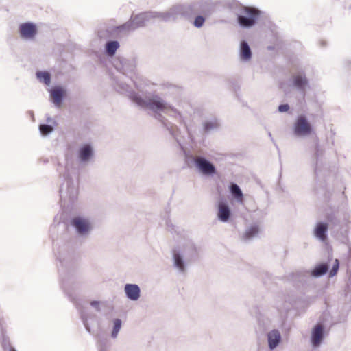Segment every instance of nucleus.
Segmentation results:
<instances>
[{"instance_id":"obj_1","label":"nucleus","mask_w":351,"mask_h":351,"mask_svg":"<svg viewBox=\"0 0 351 351\" xmlns=\"http://www.w3.org/2000/svg\"><path fill=\"white\" fill-rule=\"evenodd\" d=\"M186 8L183 5H176L172 7L169 11L166 12L156 13L153 15L152 13L146 12L138 14L133 17L129 22L122 26V29L127 31H132L136 28L143 26L145 22L152 17H158L162 21H169L176 20L180 16L187 14Z\"/></svg>"},{"instance_id":"obj_2","label":"nucleus","mask_w":351,"mask_h":351,"mask_svg":"<svg viewBox=\"0 0 351 351\" xmlns=\"http://www.w3.org/2000/svg\"><path fill=\"white\" fill-rule=\"evenodd\" d=\"M128 96L138 106L150 109L156 114V117L160 116L162 113L170 115H175L178 113L176 109L158 96H145V98H143L138 93L134 92H129Z\"/></svg>"},{"instance_id":"obj_3","label":"nucleus","mask_w":351,"mask_h":351,"mask_svg":"<svg viewBox=\"0 0 351 351\" xmlns=\"http://www.w3.org/2000/svg\"><path fill=\"white\" fill-rule=\"evenodd\" d=\"M197 256V249L191 243L179 245L173 250L174 267L182 274L185 273L188 263Z\"/></svg>"},{"instance_id":"obj_4","label":"nucleus","mask_w":351,"mask_h":351,"mask_svg":"<svg viewBox=\"0 0 351 351\" xmlns=\"http://www.w3.org/2000/svg\"><path fill=\"white\" fill-rule=\"evenodd\" d=\"M71 224L77 234L87 237L93 228L91 219L86 216H77L72 219Z\"/></svg>"},{"instance_id":"obj_5","label":"nucleus","mask_w":351,"mask_h":351,"mask_svg":"<svg viewBox=\"0 0 351 351\" xmlns=\"http://www.w3.org/2000/svg\"><path fill=\"white\" fill-rule=\"evenodd\" d=\"M49 93V100L57 108H60L64 98L66 96L67 90L66 87L57 85L48 89Z\"/></svg>"},{"instance_id":"obj_6","label":"nucleus","mask_w":351,"mask_h":351,"mask_svg":"<svg viewBox=\"0 0 351 351\" xmlns=\"http://www.w3.org/2000/svg\"><path fill=\"white\" fill-rule=\"evenodd\" d=\"M258 15V11L254 8L245 7L243 14H241L238 19L239 24L245 27L252 26Z\"/></svg>"},{"instance_id":"obj_7","label":"nucleus","mask_w":351,"mask_h":351,"mask_svg":"<svg viewBox=\"0 0 351 351\" xmlns=\"http://www.w3.org/2000/svg\"><path fill=\"white\" fill-rule=\"evenodd\" d=\"M294 133L299 136H307L313 133V129L304 116H299L294 124Z\"/></svg>"},{"instance_id":"obj_8","label":"nucleus","mask_w":351,"mask_h":351,"mask_svg":"<svg viewBox=\"0 0 351 351\" xmlns=\"http://www.w3.org/2000/svg\"><path fill=\"white\" fill-rule=\"evenodd\" d=\"M195 165L198 171L204 176H213L216 173V169L213 164L202 156H197Z\"/></svg>"},{"instance_id":"obj_9","label":"nucleus","mask_w":351,"mask_h":351,"mask_svg":"<svg viewBox=\"0 0 351 351\" xmlns=\"http://www.w3.org/2000/svg\"><path fill=\"white\" fill-rule=\"evenodd\" d=\"M231 215L232 212L229 203L226 199H219L217 204V217L218 220L226 223L230 220Z\"/></svg>"},{"instance_id":"obj_10","label":"nucleus","mask_w":351,"mask_h":351,"mask_svg":"<svg viewBox=\"0 0 351 351\" xmlns=\"http://www.w3.org/2000/svg\"><path fill=\"white\" fill-rule=\"evenodd\" d=\"M94 156L93 147L90 144L82 145L77 152V158L82 164L88 163Z\"/></svg>"},{"instance_id":"obj_11","label":"nucleus","mask_w":351,"mask_h":351,"mask_svg":"<svg viewBox=\"0 0 351 351\" xmlns=\"http://www.w3.org/2000/svg\"><path fill=\"white\" fill-rule=\"evenodd\" d=\"M38 32L36 25L33 23H25L20 25L19 32L22 38L32 40Z\"/></svg>"},{"instance_id":"obj_12","label":"nucleus","mask_w":351,"mask_h":351,"mask_svg":"<svg viewBox=\"0 0 351 351\" xmlns=\"http://www.w3.org/2000/svg\"><path fill=\"white\" fill-rule=\"evenodd\" d=\"M324 337V328L321 324H317L313 327L311 331V342L313 348L320 346Z\"/></svg>"},{"instance_id":"obj_13","label":"nucleus","mask_w":351,"mask_h":351,"mask_svg":"<svg viewBox=\"0 0 351 351\" xmlns=\"http://www.w3.org/2000/svg\"><path fill=\"white\" fill-rule=\"evenodd\" d=\"M124 292L126 297L132 301H137L141 297L140 287L136 284H126L124 286Z\"/></svg>"},{"instance_id":"obj_14","label":"nucleus","mask_w":351,"mask_h":351,"mask_svg":"<svg viewBox=\"0 0 351 351\" xmlns=\"http://www.w3.org/2000/svg\"><path fill=\"white\" fill-rule=\"evenodd\" d=\"M328 224L326 222H317L313 230L314 236L320 241L325 242L327 239Z\"/></svg>"},{"instance_id":"obj_15","label":"nucleus","mask_w":351,"mask_h":351,"mask_svg":"<svg viewBox=\"0 0 351 351\" xmlns=\"http://www.w3.org/2000/svg\"><path fill=\"white\" fill-rule=\"evenodd\" d=\"M281 335L278 330H272L267 333L268 346L271 350H274L279 345L281 341Z\"/></svg>"},{"instance_id":"obj_16","label":"nucleus","mask_w":351,"mask_h":351,"mask_svg":"<svg viewBox=\"0 0 351 351\" xmlns=\"http://www.w3.org/2000/svg\"><path fill=\"white\" fill-rule=\"evenodd\" d=\"M252 57V52L248 44L242 41L240 46V58L241 60L247 61Z\"/></svg>"},{"instance_id":"obj_17","label":"nucleus","mask_w":351,"mask_h":351,"mask_svg":"<svg viewBox=\"0 0 351 351\" xmlns=\"http://www.w3.org/2000/svg\"><path fill=\"white\" fill-rule=\"evenodd\" d=\"M230 192L238 203H243V194L237 184H232L230 186Z\"/></svg>"},{"instance_id":"obj_18","label":"nucleus","mask_w":351,"mask_h":351,"mask_svg":"<svg viewBox=\"0 0 351 351\" xmlns=\"http://www.w3.org/2000/svg\"><path fill=\"white\" fill-rule=\"evenodd\" d=\"M36 77L41 83L47 86H49L51 83V75L47 71H38L36 73Z\"/></svg>"},{"instance_id":"obj_19","label":"nucleus","mask_w":351,"mask_h":351,"mask_svg":"<svg viewBox=\"0 0 351 351\" xmlns=\"http://www.w3.org/2000/svg\"><path fill=\"white\" fill-rule=\"evenodd\" d=\"M328 267L326 264H319L314 268L311 274L314 277H319L326 273Z\"/></svg>"},{"instance_id":"obj_20","label":"nucleus","mask_w":351,"mask_h":351,"mask_svg":"<svg viewBox=\"0 0 351 351\" xmlns=\"http://www.w3.org/2000/svg\"><path fill=\"white\" fill-rule=\"evenodd\" d=\"M260 231L258 226H252L247 228L245 232L244 237L246 239H250L256 237Z\"/></svg>"},{"instance_id":"obj_21","label":"nucleus","mask_w":351,"mask_h":351,"mask_svg":"<svg viewBox=\"0 0 351 351\" xmlns=\"http://www.w3.org/2000/svg\"><path fill=\"white\" fill-rule=\"evenodd\" d=\"M294 84L300 89H304L306 84L307 81L305 77H303L301 75H296L294 78Z\"/></svg>"},{"instance_id":"obj_22","label":"nucleus","mask_w":351,"mask_h":351,"mask_svg":"<svg viewBox=\"0 0 351 351\" xmlns=\"http://www.w3.org/2000/svg\"><path fill=\"white\" fill-rule=\"evenodd\" d=\"M119 44L117 41H110L106 44V52L110 56H113L117 49L119 48Z\"/></svg>"},{"instance_id":"obj_23","label":"nucleus","mask_w":351,"mask_h":351,"mask_svg":"<svg viewBox=\"0 0 351 351\" xmlns=\"http://www.w3.org/2000/svg\"><path fill=\"white\" fill-rule=\"evenodd\" d=\"M121 321L119 319H116L114 321V327H113V330L112 332V337L113 338L117 337V336L121 329Z\"/></svg>"},{"instance_id":"obj_24","label":"nucleus","mask_w":351,"mask_h":351,"mask_svg":"<svg viewBox=\"0 0 351 351\" xmlns=\"http://www.w3.org/2000/svg\"><path fill=\"white\" fill-rule=\"evenodd\" d=\"M39 130L43 135H47L53 131V128L48 125H40Z\"/></svg>"},{"instance_id":"obj_25","label":"nucleus","mask_w":351,"mask_h":351,"mask_svg":"<svg viewBox=\"0 0 351 351\" xmlns=\"http://www.w3.org/2000/svg\"><path fill=\"white\" fill-rule=\"evenodd\" d=\"M339 263L338 259H335L332 265V268L330 270L329 275L330 277H333L336 275L339 269Z\"/></svg>"},{"instance_id":"obj_26","label":"nucleus","mask_w":351,"mask_h":351,"mask_svg":"<svg viewBox=\"0 0 351 351\" xmlns=\"http://www.w3.org/2000/svg\"><path fill=\"white\" fill-rule=\"evenodd\" d=\"M217 125L218 124L216 121H207L204 123V128L206 130H209L215 128H217Z\"/></svg>"},{"instance_id":"obj_27","label":"nucleus","mask_w":351,"mask_h":351,"mask_svg":"<svg viewBox=\"0 0 351 351\" xmlns=\"http://www.w3.org/2000/svg\"><path fill=\"white\" fill-rule=\"evenodd\" d=\"M204 18L202 16H197L194 21V25L197 27H201L204 22Z\"/></svg>"},{"instance_id":"obj_28","label":"nucleus","mask_w":351,"mask_h":351,"mask_svg":"<svg viewBox=\"0 0 351 351\" xmlns=\"http://www.w3.org/2000/svg\"><path fill=\"white\" fill-rule=\"evenodd\" d=\"M289 109V106L288 104H282V105L279 106V107H278V110L280 112H287V111H288Z\"/></svg>"},{"instance_id":"obj_29","label":"nucleus","mask_w":351,"mask_h":351,"mask_svg":"<svg viewBox=\"0 0 351 351\" xmlns=\"http://www.w3.org/2000/svg\"><path fill=\"white\" fill-rule=\"evenodd\" d=\"M91 306H93L94 308H95L97 310H99V302H97V301H93L90 303Z\"/></svg>"},{"instance_id":"obj_30","label":"nucleus","mask_w":351,"mask_h":351,"mask_svg":"<svg viewBox=\"0 0 351 351\" xmlns=\"http://www.w3.org/2000/svg\"><path fill=\"white\" fill-rule=\"evenodd\" d=\"M86 322H87L86 319L84 320V325H85L86 329L89 331L90 330H89V328H88Z\"/></svg>"},{"instance_id":"obj_31","label":"nucleus","mask_w":351,"mask_h":351,"mask_svg":"<svg viewBox=\"0 0 351 351\" xmlns=\"http://www.w3.org/2000/svg\"><path fill=\"white\" fill-rule=\"evenodd\" d=\"M11 351H16L15 350H12Z\"/></svg>"}]
</instances>
